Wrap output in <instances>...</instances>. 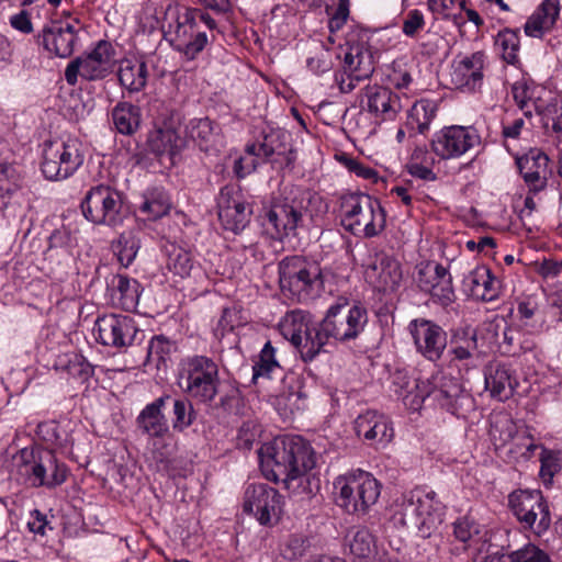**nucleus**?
Segmentation results:
<instances>
[{"label":"nucleus","mask_w":562,"mask_h":562,"mask_svg":"<svg viewBox=\"0 0 562 562\" xmlns=\"http://www.w3.org/2000/svg\"><path fill=\"white\" fill-rule=\"evenodd\" d=\"M302 223L301 206L297 204L294 191L290 196L273 203L261 216L265 232L278 240L295 235Z\"/></svg>","instance_id":"nucleus-19"},{"label":"nucleus","mask_w":562,"mask_h":562,"mask_svg":"<svg viewBox=\"0 0 562 562\" xmlns=\"http://www.w3.org/2000/svg\"><path fill=\"white\" fill-rule=\"evenodd\" d=\"M147 145L149 151L155 156H167L172 160L182 148V139L175 128L165 126L158 127L149 133Z\"/></svg>","instance_id":"nucleus-35"},{"label":"nucleus","mask_w":562,"mask_h":562,"mask_svg":"<svg viewBox=\"0 0 562 562\" xmlns=\"http://www.w3.org/2000/svg\"><path fill=\"white\" fill-rule=\"evenodd\" d=\"M435 278H439V283L434 285L429 284V282H425L424 292H428L440 305L449 306L456 300L452 286V277L446 267L440 263H436Z\"/></svg>","instance_id":"nucleus-39"},{"label":"nucleus","mask_w":562,"mask_h":562,"mask_svg":"<svg viewBox=\"0 0 562 562\" xmlns=\"http://www.w3.org/2000/svg\"><path fill=\"white\" fill-rule=\"evenodd\" d=\"M117 76L123 88L130 92H139L147 83V65L137 59H123L120 63Z\"/></svg>","instance_id":"nucleus-37"},{"label":"nucleus","mask_w":562,"mask_h":562,"mask_svg":"<svg viewBox=\"0 0 562 562\" xmlns=\"http://www.w3.org/2000/svg\"><path fill=\"white\" fill-rule=\"evenodd\" d=\"M301 214L306 213L315 225H319L328 213L327 202L317 193L296 189L294 191Z\"/></svg>","instance_id":"nucleus-41"},{"label":"nucleus","mask_w":562,"mask_h":562,"mask_svg":"<svg viewBox=\"0 0 562 562\" xmlns=\"http://www.w3.org/2000/svg\"><path fill=\"white\" fill-rule=\"evenodd\" d=\"M517 386L516 378L510 368L506 364L490 367L485 373V387L492 397L498 401H506L513 396Z\"/></svg>","instance_id":"nucleus-34"},{"label":"nucleus","mask_w":562,"mask_h":562,"mask_svg":"<svg viewBox=\"0 0 562 562\" xmlns=\"http://www.w3.org/2000/svg\"><path fill=\"white\" fill-rule=\"evenodd\" d=\"M41 170L50 181L71 177L83 164L82 143L77 137L46 140L43 145Z\"/></svg>","instance_id":"nucleus-9"},{"label":"nucleus","mask_w":562,"mask_h":562,"mask_svg":"<svg viewBox=\"0 0 562 562\" xmlns=\"http://www.w3.org/2000/svg\"><path fill=\"white\" fill-rule=\"evenodd\" d=\"M445 514L446 506L436 492L416 487L396 501L391 519L395 527L413 530L427 539L442 524Z\"/></svg>","instance_id":"nucleus-3"},{"label":"nucleus","mask_w":562,"mask_h":562,"mask_svg":"<svg viewBox=\"0 0 562 562\" xmlns=\"http://www.w3.org/2000/svg\"><path fill=\"white\" fill-rule=\"evenodd\" d=\"M80 209L85 218L94 225L116 227L124 220L122 193L110 186L91 187L81 201Z\"/></svg>","instance_id":"nucleus-12"},{"label":"nucleus","mask_w":562,"mask_h":562,"mask_svg":"<svg viewBox=\"0 0 562 562\" xmlns=\"http://www.w3.org/2000/svg\"><path fill=\"white\" fill-rule=\"evenodd\" d=\"M538 91H543L538 87L528 83L525 80L516 81L512 87V93L515 102L522 110L524 115L530 117L533 110V101L537 100Z\"/></svg>","instance_id":"nucleus-50"},{"label":"nucleus","mask_w":562,"mask_h":562,"mask_svg":"<svg viewBox=\"0 0 562 562\" xmlns=\"http://www.w3.org/2000/svg\"><path fill=\"white\" fill-rule=\"evenodd\" d=\"M335 502L348 514L363 516L381 494V484L369 472L357 470L334 482Z\"/></svg>","instance_id":"nucleus-8"},{"label":"nucleus","mask_w":562,"mask_h":562,"mask_svg":"<svg viewBox=\"0 0 562 562\" xmlns=\"http://www.w3.org/2000/svg\"><path fill=\"white\" fill-rule=\"evenodd\" d=\"M490 435L494 440L495 445L499 442V446H505L517 435L516 424L512 418L502 416L497 418L491 426Z\"/></svg>","instance_id":"nucleus-58"},{"label":"nucleus","mask_w":562,"mask_h":562,"mask_svg":"<svg viewBox=\"0 0 562 562\" xmlns=\"http://www.w3.org/2000/svg\"><path fill=\"white\" fill-rule=\"evenodd\" d=\"M67 373L82 382L93 374V367L80 355L72 353L65 363L61 362Z\"/></svg>","instance_id":"nucleus-60"},{"label":"nucleus","mask_w":562,"mask_h":562,"mask_svg":"<svg viewBox=\"0 0 562 562\" xmlns=\"http://www.w3.org/2000/svg\"><path fill=\"white\" fill-rule=\"evenodd\" d=\"M188 136L200 147L209 151L216 139V126L209 117L193 119L187 125Z\"/></svg>","instance_id":"nucleus-42"},{"label":"nucleus","mask_w":562,"mask_h":562,"mask_svg":"<svg viewBox=\"0 0 562 562\" xmlns=\"http://www.w3.org/2000/svg\"><path fill=\"white\" fill-rule=\"evenodd\" d=\"M170 210V200L164 189H148L143 195L139 211L149 220H157L166 215Z\"/></svg>","instance_id":"nucleus-45"},{"label":"nucleus","mask_w":562,"mask_h":562,"mask_svg":"<svg viewBox=\"0 0 562 562\" xmlns=\"http://www.w3.org/2000/svg\"><path fill=\"white\" fill-rule=\"evenodd\" d=\"M425 400L431 397L441 408L457 417H464L473 406L472 396L459 380L443 371H437L424 381Z\"/></svg>","instance_id":"nucleus-14"},{"label":"nucleus","mask_w":562,"mask_h":562,"mask_svg":"<svg viewBox=\"0 0 562 562\" xmlns=\"http://www.w3.org/2000/svg\"><path fill=\"white\" fill-rule=\"evenodd\" d=\"M308 547L307 539L302 535H290L280 544L281 555L289 561L302 558Z\"/></svg>","instance_id":"nucleus-59"},{"label":"nucleus","mask_w":562,"mask_h":562,"mask_svg":"<svg viewBox=\"0 0 562 562\" xmlns=\"http://www.w3.org/2000/svg\"><path fill=\"white\" fill-rule=\"evenodd\" d=\"M485 61L486 55L483 52L458 56L451 64V83L454 88L464 91H475L481 88Z\"/></svg>","instance_id":"nucleus-23"},{"label":"nucleus","mask_w":562,"mask_h":562,"mask_svg":"<svg viewBox=\"0 0 562 562\" xmlns=\"http://www.w3.org/2000/svg\"><path fill=\"white\" fill-rule=\"evenodd\" d=\"M200 23L210 30L216 29L215 20L201 9L184 8L178 13L172 45L188 60L195 59L209 44L206 33L199 30Z\"/></svg>","instance_id":"nucleus-10"},{"label":"nucleus","mask_w":562,"mask_h":562,"mask_svg":"<svg viewBox=\"0 0 562 562\" xmlns=\"http://www.w3.org/2000/svg\"><path fill=\"white\" fill-rule=\"evenodd\" d=\"M195 420V411L191 398H175L172 402V429L183 432Z\"/></svg>","instance_id":"nucleus-48"},{"label":"nucleus","mask_w":562,"mask_h":562,"mask_svg":"<svg viewBox=\"0 0 562 562\" xmlns=\"http://www.w3.org/2000/svg\"><path fill=\"white\" fill-rule=\"evenodd\" d=\"M177 384L192 401L211 403L221 385L218 366L206 356H189L179 363Z\"/></svg>","instance_id":"nucleus-5"},{"label":"nucleus","mask_w":562,"mask_h":562,"mask_svg":"<svg viewBox=\"0 0 562 562\" xmlns=\"http://www.w3.org/2000/svg\"><path fill=\"white\" fill-rule=\"evenodd\" d=\"M279 362L276 358V349L272 346L271 341H267L259 353L258 361L255 362L254 370V380L259 376L269 378L270 374L279 369Z\"/></svg>","instance_id":"nucleus-55"},{"label":"nucleus","mask_w":562,"mask_h":562,"mask_svg":"<svg viewBox=\"0 0 562 562\" xmlns=\"http://www.w3.org/2000/svg\"><path fill=\"white\" fill-rule=\"evenodd\" d=\"M170 400L169 394H164L145 405L135 419L137 431L149 439H164L169 435L170 428L164 408Z\"/></svg>","instance_id":"nucleus-25"},{"label":"nucleus","mask_w":562,"mask_h":562,"mask_svg":"<svg viewBox=\"0 0 562 562\" xmlns=\"http://www.w3.org/2000/svg\"><path fill=\"white\" fill-rule=\"evenodd\" d=\"M509 506L517 520L535 535H543L551 525L548 502L539 490H520L509 495Z\"/></svg>","instance_id":"nucleus-16"},{"label":"nucleus","mask_w":562,"mask_h":562,"mask_svg":"<svg viewBox=\"0 0 562 562\" xmlns=\"http://www.w3.org/2000/svg\"><path fill=\"white\" fill-rule=\"evenodd\" d=\"M366 281L383 294L397 293L404 283V272L401 262L384 251H374L364 266Z\"/></svg>","instance_id":"nucleus-18"},{"label":"nucleus","mask_w":562,"mask_h":562,"mask_svg":"<svg viewBox=\"0 0 562 562\" xmlns=\"http://www.w3.org/2000/svg\"><path fill=\"white\" fill-rule=\"evenodd\" d=\"M47 457L50 459L52 467L44 472V481L42 487L53 490L66 482L68 469L65 463L60 462L52 449H47Z\"/></svg>","instance_id":"nucleus-57"},{"label":"nucleus","mask_w":562,"mask_h":562,"mask_svg":"<svg viewBox=\"0 0 562 562\" xmlns=\"http://www.w3.org/2000/svg\"><path fill=\"white\" fill-rule=\"evenodd\" d=\"M483 562H551V560L546 551L532 543H528L507 554L487 555Z\"/></svg>","instance_id":"nucleus-44"},{"label":"nucleus","mask_w":562,"mask_h":562,"mask_svg":"<svg viewBox=\"0 0 562 562\" xmlns=\"http://www.w3.org/2000/svg\"><path fill=\"white\" fill-rule=\"evenodd\" d=\"M481 143V135L475 127L449 125L432 134L429 146L439 160H453L480 147Z\"/></svg>","instance_id":"nucleus-15"},{"label":"nucleus","mask_w":562,"mask_h":562,"mask_svg":"<svg viewBox=\"0 0 562 562\" xmlns=\"http://www.w3.org/2000/svg\"><path fill=\"white\" fill-rule=\"evenodd\" d=\"M361 103L375 120L382 122L394 121L403 109L401 97L390 88L379 85L364 88Z\"/></svg>","instance_id":"nucleus-24"},{"label":"nucleus","mask_w":562,"mask_h":562,"mask_svg":"<svg viewBox=\"0 0 562 562\" xmlns=\"http://www.w3.org/2000/svg\"><path fill=\"white\" fill-rule=\"evenodd\" d=\"M109 288L112 301L127 312L136 311L142 293L140 283L126 274L112 277Z\"/></svg>","instance_id":"nucleus-30"},{"label":"nucleus","mask_w":562,"mask_h":562,"mask_svg":"<svg viewBox=\"0 0 562 562\" xmlns=\"http://www.w3.org/2000/svg\"><path fill=\"white\" fill-rule=\"evenodd\" d=\"M276 135L273 133L263 136L262 142L252 143L247 145L246 153L250 156L268 160L276 151L274 146Z\"/></svg>","instance_id":"nucleus-61"},{"label":"nucleus","mask_w":562,"mask_h":562,"mask_svg":"<svg viewBox=\"0 0 562 562\" xmlns=\"http://www.w3.org/2000/svg\"><path fill=\"white\" fill-rule=\"evenodd\" d=\"M424 26V13L418 9L409 10L403 18L402 32L408 37H415Z\"/></svg>","instance_id":"nucleus-63"},{"label":"nucleus","mask_w":562,"mask_h":562,"mask_svg":"<svg viewBox=\"0 0 562 562\" xmlns=\"http://www.w3.org/2000/svg\"><path fill=\"white\" fill-rule=\"evenodd\" d=\"M358 438L375 449L385 448L394 438V428L390 418L376 411L360 414L353 423Z\"/></svg>","instance_id":"nucleus-22"},{"label":"nucleus","mask_w":562,"mask_h":562,"mask_svg":"<svg viewBox=\"0 0 562 562\" xmlns=\"http://www.w3.org/2000/svg\"><path fill=\"white\" fill-rule=\"evenodd\" d=\"M77 38V27L70 22H53L40 35L44 48L60 58H67L74 53Z\"/></svg>","instance_id":"nucleus-27"},{"label":"nucleus","mask_w":562,"mask_h":562,"mask_svg":"<svg viewBox=\"0 0 562 562\" xmlns=\"http://www.w3.org/2000/svg\"><path fill=\"white\" fill-rule=\"evenodd\" d=\"M283 497L273 487L265 483L249 484L244 493L243 510L252 515L262 526L279 521L282 514Z\"/></svg>","instance_id":"nucleus-17"},{"label":"nucleus","mask_w":562,"mask_h":562,"mask_svg":"<svg viewBox=\"0 0 562 562\" xmlns=\"http://www.w3.org/2000/svg\"><path fill=\"white\" fill-rule=\"evenodd\" d=\"M279 284L284 296L297 303L318 297L324 289L319 266L302 256H288L278 266Z\"/></svg>","instance_id":"nucleus-4"},{"label":"nucleus","mask_w":562,"mask_h":562,"mask_svg":"<svg viewBox=\"0 0 562 562\" xmlns=\"http://www.w3.org/2000/svg\"><path fill=\"white\" fill-rule=\"evenodd\" d=\"M49 460L46 448H24L16 457L18 474L31 487H42V484L45 483L44 472L52 467Z\"/></svg>","instance_id":"nucleus-26"},{"label":"nucleus","mask_w":562,"mask_h":562,"mask_svg":"<svg viewBox=\"0 0 562 562\" xmlns=\"http://www.w3.org/2000/svg\"><path fill=\"white\" fill-rule=\"evenodd\" d=\"M427 158V150L425 148L417 147L414 149L412 158L406 168L412 177L423 181L432 182L437 180V175L432 171V161L429 165L426 164Z\"/></svg>","instance_id":"nucleus-51"},{"label":"nucleus","mask_w":562,"mask_h":562,"mask_svg":"<svg viewBox=\"0 0 562 562\" xmlns=\"http://www.w3.org/2000/svg\"><path fill=\"white\" fill-rule=\"evenodd\" d=\"M348 16H349L348 0H340L334 14L329 18V21H328V29L330 32V35L328 36V42L330 44H333L335 42L333 38V35L341 30V27L346 24Z\"/></svg>","instance_id":"nucleus-64"},{"label":"nucleus","mask_w":562,"mask_h":562,"mask_svg":"<svg viewBox=\"0 0 562 562\" xmlns=\"http://www.w3.org/2000/svg\"><path fill=\"white\" fill-rule=\"evenodd\" d=\"M116 64V49L113 44L100 40L89 52L76 57L65 69L68 85L75 86L80 76L83 80H102L112 74Z\"/></svg>","instance_id":"nucleus-11"},{"label":"nucleus","mask_w":562,"mask_h":562,"mask_svg":"<svg viewBox=\"0 0 562 562\" xmlns=\"http://www.w3.org/2000/svg\"><path fill=\"white\" fill-rule=\"evenodd\" d=\"M452 533L456 540L468 544H476L483 539L482 526L470 516L459 517L452 524Z\"/></svg>","instance_id":"nucleus-46"},{"label":"nucleus","mask_w":562,"mask_h":562,"mask_svg":"<svg viewBox=\"0 0 562 562\" xmlns=\"http://www.w3.org/2000/svg\"><path fill=\"white\" fill-rule=\"evenodd\" d=\"M495 45L501 52L502 58L512 65L518 63V54L520 48L518 31L504 30L498 32Z\"/></svg>","instance_id":"nucleus-49"},{"label":"nucleus","mask_w":562,"mask_h":562,"mask_svg":"<svg viewBox=\"0 0 562 562\" xmlns=\"http://www.w3.org/2000/svg\"><path fill=\"white\" fill-rule=\"evenodd\" d=\"M111 247L120 265L127 268L134 262L138 254L140 239L132 231L123 232L117 239L112 241Z\"/></svg>","instance_id":"nucleus-43"},{"label":"nucleus","mask_w":562,"mask_h":562,"mask_svg":"<svg viewBox=\"0 0 562 562\" xmlns=\"http://www.w3.org/2000/svg\"><path fill=\"white\" fill-rule=\"evenodd\" d=\"M386 78L394 88L407 89L413 82L412 67L405 58L395 59L389 68Z\"/></svg>","instance_id":"nucleus-56"},{"label":"nucleus","mask_w":562,"mask_h":562,"mask_svg":"<svg viewBox=\"0 0 562 562\" xmlns=\"http://www.w3.org/2000/svg\"><path fill=\"white\" fill-rule=\"evenodd\" d=\"M341 225L355 236H378L386 224V214L380 201L361 192L341 196Z\"/></svg>","instance_id":"nucleus-6"},{"label":"nucleus","mask_w":562,"mask_h":562,"mask_svg":"<svg viewBox=\"0 0 562 562\" xmlns=\"http://www.w3.org/2000/svg\"><path fill=\"white\" fill-rule=\"evenodd\" d=\"M218 218L226 231L241 232L249 223L252 210L239 187L227 184L217 198Z\"/></svg>","instance_id":"nucleus-20"},{"label":"nucleus","mask_w":562,"mask_h":562,"mask_svg":"<svg viewBox=\"0 0 562 562\" xmlns=\"http://www.w3.org/2000/svg\"><path fill=\"white\" fill-rule=\"evenodd\" d=\"M416 350L429 361L441 358L447 347V333L441 326L426 318H415L408 324Z\"/></svg>","instance_id":"nucleus-21"},{"label":"nucleus","mask_w":562,"mask_h":562,"mask_svg":"<svg viewBox=\"0 0 562 562\" xmlns=\"http://www.w3.org/2000/svg\"><path fill=\"white\" fill-rule=\"evenodd\" d=\"M166 267L173 276L186 279L200 272L201 267L189 250L170 244L166 247Z\"/></svg>","instance_id":"nucleus-36"},{"label":"nucleus","mask_w":562,"mask_h":562,"mask_svg":"<svg viewBox=\"0 0 562 562\" xmlns=\"http://www.w3.org/2000/svg\"><path fill=\"white\" fill-rule=\"evenodd\" d=\"M368 323L367 308L360 304L336 303L324 318L314 323L310 313L295 310L279 324L282 336L301 353L304 362L313 361L331 342L346 344L357 339Z\"/></svg>","instance_id":"nucleus-1"},{"label":"nucleus","mask_w":562,"mask_h":562,"mask_svg":"<svg viewBox=\"0 0 562 562\" xmlns=\"http://www.w3.org/2000/svg\"><path fill=\"white\" fill-rule=\"evenodd\" d=\"M424 381L419 379L412 381L406 370L397 369L391 374L390 389L408 409L417 411L425 401L427 392L420 387L424 385Z\"/></svg>","instance_id":"nucleus-29"},{"label":"nucleus","mask_w":562,"mask_h":562,"mask_svg":"<svg viewBox=\"0 0 562 562\" xmlns=\"http://www.w3.org/2000/svg\"><path fill=\"white\" fill-rule=\"evenodd\" d=\"M463 285L475 301L492 302L501 293V281L485 266H479L470 271L463 280Z\"/></svg>","instance_id":"nucleus-28"},{"label":"nucleus","mask_w":562,"mask_h":562,"mask_svg":"<svg viewBox=\"0 0 562 562\" xmlns=\"http://www.w3.org/2000/svg\"><path fill=\"white\" fill-rule=\"evenodd\" d=\"M112 121L120 134L133 135L140 125V110L130 102H119L112 110Z\"/></svg>","instance_id":"nucleus-40"},{"label":"nucleus","mask_w":562,"mask_h":562,"mask_svg":"<svg viewBox=\"0 0 562 562\" xmlns=\"http://www.w3.org/2000/svg\"><path fill=\"white\" fill-rule=\"evenodd\" d=\"M260 469L267 480L295 490L307 482L306 472L316 464L312 447L301 436H284L259 449Z\"/></svg>","instance_id":"nucleus-2"},{"label":"nucleus","mask_w":562,"mask_h":562,"mask_svg":"<svg viewBox=\"0 0 562 562\" xmlns=\"http://www.w3.org/2000/svg\"><path fill=\"white\" fill-rule=\"evenodd\" d=\"M549 158L543 153L527 155L518 160L520 175L530 193H538L547 187V169Z\"/></svg>","instance_id":"nucleus-31"},{"label":"nucleus","mask_w":562,"mask_h":562,"mask_svg":"<svg viewBox=\"0 0 562 562\" xmlns=\"http://www.w3.org/2000/svg\"><path fill=\"white\" fill-rule=\"evenodd\" d=\"M559 456L555 451L541 447L540 475L544 481H551L553 475L561 469Z\"/></svg>","instance_id":"nucleus-62"},{"label":"nucleus","mask_w":562,"mask_h":562,"mask_svg":"<svg viewBox=\"0 0 562 562\" xmlns=\"http://www.w3.org/2000/svg\"><path fill=\"white\" fill-rule=\"evenodd\" d=\"M376 551L375 537L368 527L351 528L345 537V552L352 559L368 562Z\"/></svg>","instance_id":"nucleus-32"},{"label":"nucleus","mask_w":562,"mask_h":562,"mask_svg":"<svg viewBox=\"0 0 562 562\" xmlns=\"http://www.w3.org/2000/svg\"><path fill=\"white\" fill-rule=\"evenodd\" d=\"M307 69L316 76L333 68V56L329 47L322 42H313L306 58Z\"/></svg>","instance_id":"nucleus-47"},{"label":"nucleus","mask_w":562,"mask_h":562,"mask_svg":"<svg viewBox=\"0 0 562 562\" xmlns=\"http://www.w3.org/2000/svg\"><path fill=\"white\" fill-rule=\"evenodd\" d=\"M20 188V177L15 168L8 164H0V209H4L8 200Z\"/></svg>","instance_id":"nucleus-53"},{"label":"nucleus","mask_w":562,"mask_h":562,"mask_svg":"<svg viewBox=\"0 0 562 562\" xmlns=\"http://www.w3.org/2000/svg\"><path fill=\"white\" fill-rule=\"evenodd\" d=\"M93 334L99 344L120 351L139 345L145 339L144 331L133 317L114 313L99 316L94 322Z\"/></svg>","instance_id":"nucleus-13"},{"label":"nucleus","mask_w":562,"mask_h":562,"mask_svg":"<svg viewBox=\"0 0 562 562\" xmlns=\"http://www.w3.org/2000/svg\"><path fill=\"white\" fill-rule=\"evenodd\" d=\"M173 349V344L165 336H154L146 352V363H155L157 368L165 363Z\"/></svg>","instance_id":"nucleus-54"},{"label":"nucleus","mask_w":562,"mask_h":562,"mask_svg":"<svg viewBox=\"0 0 562 562\" xmlns=\"http://www.w3.org/2000/svg\"><path fill=\"white\" fill-rule=\"evenodd\" d=\"M438 105L434 100L420 99L416 101L407 114V127L425 134L437 115Z\"/></svg>","instance_id":"nucleus-38"},{"label":"nucleus","mask_w":562,"mask_h":562,"mask_svg":"<svg viewBox=\"0 0 562 562\" xmlns=\"http://www.w3.org/2000/svg\"><path fill=\"white\" fill-rule=\"evenodd\" d=\"M559 14V0H544L527 20L524 27L526 35L536 38L542 37L553 27Z\"/></svg>","instance_id":"nucleus-33"},{"label":"nucleus","mask_w":562,"mask_h":562,"mask_svg":"<svg viewBox=\"0 0 562 562\" xmlns=\"http://www.w3.org/2000/svg\"><path fill=\"white\" fill-rule=\"evenodd\" d=\"M342 50V69L335 74V82L341 93H349L372 76L375 61L366 31H350Z\"/></svg>","instance_id":"nucleus-7"},{"label":"nucleus","mask_w":562,"mask_h":562,"mask_svg":"<svg viewBox=\"0 0 562 562\" xmlns=\"http://www.w3.org/2000/svg\"><path fill=\"white\" fill-rule=\"evenodd\" d=\"M533 111L541 116L546 126L551 124L555 132L562 131V122L560 119L561 108L558 105L555 99L550 98V100L547 101L543 100L542 97H538L537 100L533 101Z\"/></svg>","instance_id":"nucleus-52"}]
</instances>
